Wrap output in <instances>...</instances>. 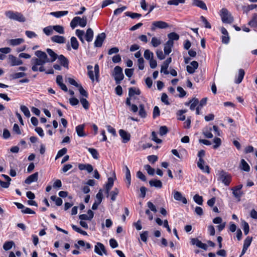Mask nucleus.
<instances>
[{"mask_svg":"<svg viewBox=\"0 0 257 257\" xmlns=\"http://www.w3.org/2000/svg\"><path fill=\"white\" fill-rule=\"evenodd\" d=\"M200 19L203 23L204 26L206 28L210 29L211 28V25L207 21V19L203 16H201Z\"/></svg>","mask_w":257,"mask_h":257,"instance_id":"obj_58","label":"nucleus"},{"mask_svg":"<svg viewBox=\"0 0 257 257\" xmlns=\"http://www.w3.org/2000/svg\"><path fill=\"white\" fill-rule=\"evenodd\" d=\"M162 41L160 39L157 38V37H154L152 38L151 44L154 47H157L161 45Z\"/></svg>","mask_w":257,"mask_h":257,"instance_id":"obj_35","label":"nucleus"},{"mask_svg":"<svg viewBox=\"0 0 257 257\" xmlns=\"http://www.w3.org/2000/svg\"><path fill=\"white\" fill-rule=\"evenodd\" d=\"M75 34L78 37L82 43H84V32L83 30L77 29L75 31Z\"/></svg>","mask_w":257,"mask_h":257,"instance_id":"obj_30","label":"nucleus"},{"mask_svg":"<svg viewBox=\"0 0 257 257\" xmlns=\"http://www.w3.org/2000/svg\"><path fill=\"white\" fill-rule=\"evenodd\" d=\"M38 179V173L36 172L29 176L25 181V183L27 184H30L32 182H36Z\"/></svg>","mask_w":257,"mask_h":257,"instance_id":"obj_17","label":"nucleus"},{"mask_svg":"<svg viewBox=\"0 0 257 257\" xmlns=\"http://www.w3.org/2000/svg\"><path fill=\"white\" fill-rule=\"evenodd\" d=\"M211 130L212 128L211 127L209 130L206 129L203 131V134L206 138L211 139L213 137V135L211 132Z\"/></svg>","mask_w":257,"mask_h":257,"instance_id":"obj_54","label":"nucleus"},{"mask_svg":"<svg viewBox=\"0 0 257 257\" xmlns=\"http://www.w3.org/2000/svg\"><path fill=\"white\" fill-rule=\"evenodd\" d=\"M14 245V242L13 241H7L3 245V248L5 250L10 249Z\"/></svg>","mask_w":257,"mask_h":257,"instance_id":"obj_49","label":"nucleus"},{"mask_svg":"<svg viewBox=\"0 0 257 257\" xmlns=\"http://www.w3.org/2000/svg\"><path fill=\"white\" fill-rule=\"evenodd\" d=\"M149 184L151 187H155L158 188L162 187V183L159 180H151L149 181Z\"/></svg>","mask_w":257,"mask_h":257,"instance_id":"obj_28","label":"nucleus"},{"mask_svg":"<svg viewBox=\"0 0 257 257\" xmlns=\"http://www.w3.org/2000/svg\"><path fill=\"white\" fill-rule=\"evenodd\" d=\"M84 124H80L76 126V131L79 137H82L86 136V134L84 133Z\"/></svg>","mask_w":257,"mask_h":257,"instance_id":"obj_25","label":"nucleus"},{"mask_svg":"<svg viewBox=\"0 0 257 257\" xmlns=\"http://www.w3.org/2000/svg\"><path fill=\"white\" fill-rule=\"evenodd\" d=\"M145 169L147 171L149 175L153 176L155 174V169L152 168L150 165H146L144 166Z\"/></svg>","mask_w":257,"mask_h":257,"instance_id":"obj_52","label":"nucleus"},{"mask_svg":"<svg viewBox=\"0 0 257 257\" xmlns=\"http://www.w3.org/2000/svg\"><path fill=\"white\" fill-rule=\"evenodd\" d=\"M138 67L140 70H143L144 69V60L143 58H140L138 60Z\"/></svg>","mask_w":257,"mask_h":257,"instance_id":"obj_62","label":"nucleus"},{"mask_svg":"<svg viewBox=\"0 0 257 257\" xmlns=\"http://www.w3.org/2000/svg\"><path fill=\"white\" fill-rule=\"evenodd\" d=\"M51 41L53 42L58 43V44H63L65 43L66 39L64 37L59 35H55L51 37Z\"/></svg>","mask_w":257,"mask_h":257,"instance_id":"obj_19","label":"nucleus"},{"mask_svg":"<svg viewBox=\"0 0 257 257\" xmlns=\"http://www.w3.org/2000/svg\"><path fill=\"white\" fill-rule=\"evenodd\" d=\"M27 75V74L25 72H17L13 75V79H18L21 77H25Z\"/></svg>","mask_w":257,"mask_h":257,"instance_id":"obj_57","label":"nucleus"},{"mask_svg":"<svg viewBox=\"0 0 257 257\" xmlns=\"http://www.w3.org/2000/svg\"><path fill=\"white\" fill-rule=\"evenodd\" d=\"M242 188V185L240 184L231 189L232 191V194L234 197L238 198L240 200V197L242 195V192L241 191V189Z\"/></svg>","mask_w":257,"mask_h":257,"instance_id":"obj_11","label":"nucleus"},{"mask_svg":"<svg viewBox=\"0 0 257 257\" xmlns=\"http://www.w3.org/2000/svg\"><path fill=\"white\" fill-rule=\"evenodd\" d=\"M119 193V190L115 188L113 190L110 192V194L111 195V200L113 201H115L116 199V197L118 195Z\"/></svg>","mask_w":257,"mask_h":257,"instance_id":"obj_50","label":"nucleus"},{"mask_svg":"<svg viewBox=\"0 0 257 257\" xmlns=\"http://www.w3.org/2000/svg\"><path fill=\"white\" fill-rule=\"evenodd\" d=\"M9 59L11 66L20 65L23 63V61L21 59L17 58L13 55H9Z\"/></svg>","mask_w":257,"mask_h":257,"instance_id":"obj_13","label":"nucleus"},{"mask_svg":"<svg viewBox=\"0 0 257 257\" xmlns=\"http://www.w3.org/2000/svg\"><path fill=\"white\" fill-rule=\"evenodd\" d=\"M252 238L251 237L247 236L244 240L243 247L247 248L250 246L252 241Z\"/></svg>","mask_w":257,"mask_h":257,"instance_id":"obj_55","label":"nucleus"},{"mask_svg":"<svg viewBox=\"0 0 257 257\" xmlns=\"http://www.w3.org/2000/svg\"><path fill=\"white\" fill-rule=\"evenodd\" d=\"M141 91L138 88L135 87H131L128 91V95L130 97H132L135 94L140 95Z\"/></svg>","mask_w":257,"mask_h":257,"instance_id":"obj_34","label":"nucleus"},{"mask_svg":"<svg viewBox=\"0 0 257 257\" xmlns=\"http://www.w3.org/2000/svg\"><path fill=\"white\" fill-rule=\"evenodd\" d=\"M24 41H25L23 38H17L14 39H10L9 40L8 43L11 46H16L24 43Z\"/></svg>","mask_w":257,"mask_h":257,"instance_id":"obj_21","label":"nucleus"},{"mask_svg":"<svg viewBox=\"0 0 257 257\" xmlns=\"http://www.w3.org/2000/svg\"><path fill=\"white\" fill-rule=\"evenodd\" d=\"M78 88L81 95L86 97H88L87 92L84 89L81 85L80 84L79 86H78Z\"/></svg>","mask_w":257,"mask_h":257,"instance_id":"obj_63","label":"nucleus"},{"mask_svg":"<svg viewBox=\"0 0 257 257\" xmlns=\"http://www.w3.org/2000/svg\"><path fill=\"white\" fill-rule=\"evenodd\" d=\"M185 0H170L167 4L169 5L178 6L179 4H184Z\"/></svg>","mask_w":257,"mask_h":257,"instance_id":"obj_47","label":"nucleus"},{"mask_svg":"<svg viewBox=\"0 0 257 257\" xmlns=\"http://www.w3.org/2000/svg\"><path fill=\"white\" fill-rule=\"evenodd\" d=\"M5 15L11 20H14L20 22H24L26 21L25 17L19 12L8 11L5 12Z\"/></svg>","mask_w":257,"mask_h":257,"instance_id":"obj_2","label":"nucleus"},{"mask_svg":"<svg viewBox=\"0 0 257 257\" xmlns=\"http://www.w3.org/2000/svg\"><path fill=\"white\" fill-rule=\"evenodd\" d=\"M113 185V178L109 177L108 178L107 183L106 184L105 189L106 193L108 195L109 191L111 189Z\"/></svg>","mask_w":257,"mask_h":257,"instance_id":"obj_29","label":"nucleus"},{"mask_svg":"<svg viewBox=\"0 0 257 257\" xmlns=\"http://www.w3.org/2000/svg\"><path fill=\"white\" fill-rule=\"evenodd\" d=\"M105 38V34L104 33L98 34L94 41V46L96 47H100Z\"/></svg>","mask_w":257,"mask_h":257,"instance_id":"obj_12","label":"nucleus"},{"mask_svg":"<svg viewBox=\"0 0 257 257\" xmlns=\"http://www.w3.org/2000/svg\"><path fill=\"white\" fill-rule=\"evenodd\" d=\"M240 168L245 171L249 172L250 171V167L249 165L246 163V162L244 159H241L240 161V164L239 165Z\"/></svg>","mask_w":257,"mask_h":257,"instance_id":"obj_26","label":"nucleus"},{"mask_svg":"<svg viewBox=\"0 0 257 257\" xmlns=\"http://www.w3.org/2000/svg\"><path fill=\"white\" fill-rule=\"evenodd\" d=\"M113 76L116 84H119L124 78L122 69L120 66H116L114 67Z\"/></svg>","mask_w":257,"mask_h":257,"instance_id":"obj_5","label":"nucleus"},{"mask_svg":"<svg viewBox=\"0 0 257 257\" xmlns=\"http://www.w3.org/2000/svg\"><path fill=\"white\" fill-rule=\"evenodd\" d=\"M168 132V128L166 126H162L160 127L159 133L161 136L166 135Z\"/></svg>","mask_w":257,"mask_h":257,"instance_id":"obj_59","label":"nucleus"},{"mask_svg":"<svg viewBox=\"0 0 257 257\" xmlns=\"http://www.w3.org/2000/svg\"><path fill=\"white\" fill-rule=\"evenodd\" d=\"M21 110L24 113V115L27 117H30L31 116L30 112L28 109V108L25 105H22L20 106Z\"/></svg>","mask_w":257,"mask_h":257,"instance_id":"obj_38","label":"nucleus"},{"mask_svg":"<svg viewBox=\"0 0 257 257\" xmlns=\"http://www.w3.org/2000/svg\"><path fill=\"white\" fill-rule=\"evenodd\" d=\"M220 17L222 22L224 23L231 24L233 21V19L231 17V14L225 8H222L221 10Z\"/></svg>","mask_w":257,"mask_h":257,"instance_id":"obj_6","label":"nucleus"},{"mask_svg":"<svg viewBox=\"0 0 257 257\" xmlns=\"http://www.w3.org/2000/svg\"><path fill=\"white\" fill-rule=\"evenodd\" d=\"M248 25L252 27H257V14L253 15L252 20L248 22Z\"/></svg>","mask_w":257,"mask_h":257,"instance_id":"obj_43","label":"nucleus"},{"mask_svg":"<svg viewBox=\"0 0 257 257\" xmlns=\"http://www.w3.org/2000/svg\"><path fill=\"white\" fill-rule=\"evenodd\" d=\"M119 134L121 138L122 139V142L126 143L130 140L131 135L129 133L123 130L119 131Z\"/></svg>","mask_w":257,"mask_h":257,"instance_id":"obj_15","label":"nucleus"},{"mask_svg":"<svg viewBox=\"0 0 257 257\" xmlns=\"http://www.w3.org/2000/svg\"><path fill=\"white\" fill-rule=\"evenodd\" d=\"M193 200L198 205H201L203 204V198L198 194H196L194 196Z\"/></svg>","mask_w":257,"mask_h":257,"instance_id":"obj_42","label":"nucleus"},{"mask_svg":"<svg viewBox=\"0 0 257 257\" xmlns=\"http://www.w3.org/2000/svg\"><path fill=\"white\" fill-rule=\"evenodd\" d=\"M242 225L243 227V229L244 231V233L245 235H247L249 231V227L247 222H246L244 220L242 221Z\"/></svg>","mask_w":257,"mask_h":257,"instance_id":"obj_48","label":"nucleus"},{"mask_svg":"<svg viewBox=\"0 0 257 257\" xmlns=\"http://www.w3.org/2000/svg\"><path fill=\"white\" fill-rule=\"evenodd\" d=\"M218 180L225 186H228L231 181V176L227 172L221 170L219 172Z\"/></svg>","mask_w":257,"mask_h":257,"instance_id":"obj_4","label":"nucleus"},{"mask_svg":"<svg viewBox=\"0 0 257 257\" xmlns=\"http://www.w3.org/2000/svg\"><path fill=\"white\" fill-rule=\"evenodd\" d=\"M193 5L203 10L206 11L207 10L206 4L201 0H193Z\"/></svg>","mask_w":257,"mask_h":257,"instance_id":"obj_20","label":"nucleus"},{"mask_svg":"<svg viewBox=\"0 0 257 257\" xmlns=\"http://www.w3.org/2000/svg\"><path fill=\"white\" fill-rule=\"evenodd\" d=\"M94 251L99 255H102L103 254H106V250L105 246L100 242H97L96 244L95 245Z\"/></svg>","mask_w":257,"mask_h":257,"instance_id":"obj_10","label":"nucleus"},{"mask_svg":"<svg viewBox=\"0 0 257 257\" xmlns=\"http://www.w3.org/2000/svg\"><path fill=\"white\" fill-rule=\"evenodd\" d=\"M71 45L74 50H77L79 47V43L75 37H71L70 39Z\"/></svg>","mask_w":257,"mask_h":257,"instance_id":"obj_33","label":"nucleus"},{"mask_svg":"<svg viewBox=\"0 0 257 257\" xmlns=\"http://www.w3.org/2000/svg\"><path fill=\"white\" fill-rule=\"evenodd\" d=\"M58 59L61 64L64 67L68 68L69 61L63 55L58 56Z\"/></svg>","mask_w":257,"mask_h":257,"instance_id":"obj_22","label":"nucleus"},{"mask_svg":"<svg viewBox=\"0 0 257 257\" xmlns=\"http://www.w3.org/2000/svg\"><path fill=\"white\" fill-rule=\"evenodd\" d=\"M125 15L132 19L139 18L142 16L141 14L136 13L126 12Z\"/></svg>","mask_w":257,"mask_h":257,"instance_id":"obj_53","label":"nucleus"},{"mask_svg":"<svg viewBox=\"0 0 257 257\" xmlns=\"http://www.w3.org/2000/svg\"><path fill=\"white\" fill-rule=\"evenodd\" d=\"M78 25L81 27H85L87 25V17L86 16H83L82 18L74 17L70 23V26L72 29H74Z\"/></svg>","mask_w":257,"mask_h":257,"instance_id":"obj_3","label":"nucleus"},{"mask_svg":"<svg viewBox=\"0 0 257 257\" xmlns=\"http://www.w3.org/2000/svg\"><path fill=\"white\" fill-rule=\"evenodd\" d=\"M169 27V25L165 22L162 21H154L152 23L151 30L155 31L156 28L166 29Z\"/></svg>","mask_w":257,"mask_h":257,"instance_id":"obj_8","label":"nucleus"},{"mask_svg":"<svg viewBox=\"0 0 257 257\" xmlns=\"http://www.w3.org/2000/svg\"><path fill=\"white\" fill-rule=\"evenodd\" d=\"M46 52L50 58H48L46 53L43 51L38 50L35 52V55L37 58H33L31 60L33 71L45 72L44 64L46 63L54 62L59 56L53 50L50 48L46 49Z\"/></svg>","mask_w":257,"mask_h":257,"instance_id":"obj_1","label":"nucleus"},{"mask_svg":"<svg viewBox=\"0 0 257 257\" xmlns=\"http://www.w3.org/2000/svg\"><path fill=\"white\" fill-rule=\"evenodd\" d=\"M173 197L174 199L177 201H181L184 204L187 203V200L185 197L183 196L181 193L178 191H174Z\"/></svg>","mask_w":257,"mask_h":257,"instance_id":"obj_14","label":"nucleus"},{"mask_svg":"<svg viewBox=\"0 0 257 257\" xmlns=\"http://www.w3.org/2000/svg\"><path fill=\"white\" fill-rule=\"evenodd\" d=\"M168 37L169 38L168 41L173 42L174 40H178L179 39V36L175 32H172L168 34Z\"/></svg>","mask_w":257,"mask_h":257,"instance_id":"obj_37","label":"nucleus"},{"mask_svg":"<svg viewBox=\"0 0 257 257\" xmlns=\"http://www.w3.org/2000/svg\"><path fill=\"white\" fill-rule=\"evenodd\" d=\"M53 30L55 31L56 32L60 34H63L64 33V30L63 27L60 25H55L53 26Z\"/></svg>","mask_w":257,"mask_h":257,"instance_id":"obj_44","label":"nucleus"},{"mask_svg":"<svg viewBox=\"0 0 257 257\" xmlns=\"http://www.w3.org/2000/svg\"><path fill=\"white\" fill-rule=\"evenodd\" d=\"M199 101L198 99L195 98H192L191 100H190L189 102L186 103V105H189L190 104V109L191 110H194L195 108V107L198 104Z\"/></svg>","mask_w":257,"mask_h":257,"instance_id":"obj_23","label":"nucleus"},{"mask_svg":"<svg viewBox=\"0 0 257 257\" xmlns=\"http://www.w3.org/2000/svg\"><path fill=\"white\" fill-rule=\"evenodd\" d=\"M148 236V232L147 231H144L140 234L141 240L144 242H146Z\"/></svg>","mask_w":257,"mask_h":257,"instance_id":"obj_64","label":"nucleus"},{"mask_svg":"<svg viewBox=\"0 0 257 257\" xmlns=\"http://www.w3.org/2000/svg\"><path fill=\"white\" fill-rule=\"evenodd\" d=\"M94 69V73H95V78H94V72L93 71V70L88 71V75L92 82H93L95 80L97 82H98L99 81L98 78L99 76V66L98 64L95 65Z\"/></svg>","mask_w":257,"mask_h":257,"instance_id":"obj_7","label":"nucleus"},{"mask_svg":"<svg viewBox=\"0 0 257 257\" xmlns=\"http://www.w3.org/2000/svg\"><path fill=\"white\" fill-rule=\"evenodd\" d=\"M125 180L127 183V187L128 188L131 184V175L128 168L125 166Z\"/></svg>","mask_w":257,"mask_h":257,"instance_id":"obj_27","label":"nucleus"},{"mask_svg":"<svg viewBox=\"0 0 257 257\" xmlns=\"http://www.w3.org/2000/svg\"><path fill=\"white\" fill-rule=\"evenodd\" d=\"M87 149L94 159L97 160L98 159L99 154L95 149L90 148Z\"/></svg>","mask_w":257,"mask_h":257,"instance_id":"obj_36","label":"nucleus"},{"mask_svg":"<svg viewBox=\"0 0 257 257\" xmlns=\"http://www.w3.org/2000/svg\"><path fill=\"white\" fill-rule=\"evenodd\" d=\"M144 57L146 59L150 60L151 59L154 58V54L149 50L147 49L145 51Z\"/></svg>","mask_w":257,"mask_h":257,"instance_id":"obj_39","label":"nucleus"},{"mask_svg":"<svg viewBox=\"0 0 257 257\" xmlns=\"http://www.w3.org/2000/svg\"><path fill=\"white\" fill-rule=\"evenodd\" d=\"M174 45V42L171 41H168L164 46V53L165 55H169L172 52V48Z\"/></svg>","mask_w":257,"mask_h":257,"instance_id":"obj_18","label":"nucleus"},{"mask_svg":"<svg viewBox=\"0 0 257 257\" xmlns=\"http://www.w3.org/2000/svg\"><path fill=\"white\" fill-rule=\"evenodd\" d=\"M244 71L242 69L239 70L238 77L235 81L236 84H239L242 81L244 76Z\"/></svg>","mask_w":257,"mask_h":257,"instance_id":"obj_32","label":"nucleus"},{"mask_svg":"<svg viewBox=\"0 0 257 257\" xmlns=\"http://www.w3.org/2000/svg\"><path fill=\"white\" fill-rule=\"evenodd\" d=\"M139 108H140L139 112V115L142 118H145L147 116V113L145 110V106H144V104H140L139 105Z\"/></svg>","mask_w":257,"mask_h":257,"instance_id":"obj_40","label":"nucleus"},{"mask_svg":"<svg viewBox=\"0 0 257 257\" xmlns=\"http://www.w3.org/2000/svg\"><path fill=\"white\" fill-rule=\"evenodd\" d=\"M213 142L215 144L213 146V148L214 149H217L220 145H221V139L219 138H217V137H215L214 139H213Z\"/></svg>","mask_w":257,"mask_h":257,"instance_id":"obj_51","label":"nucleus"},{"mask_svg":"<svg viewBox=\"0 0 257 257\" xmlns=\"http://www.w3.org/2000/svg\"><path fill=\"white\" fill-rule=\"evenodd\" d=\"M81 104L85 109H88L89 107V104L88 101L84 98H82L80 100Z\"/></svg>","mask_w":257,"mask_h":257,"instance_id":"obj_56","label":"nucleus"},{"mask_svg":"<svg viewBox=\"0 0 257 257\" xmlns=\"http://www.w3.org/2000/svg\"><path fill=\"white\" fill-rule=\"evenodd\" d=\"M53 26H49L43 29L44 33L47 36L51 35L53 33Z\"/></svg>","mask_w":257,"mask_h":257,"instance_id":"obj_46","label":"nucleus"},{"mask_svg":"<svg viewBox=\"0 0 257 257\" xmlns=\"http://www.w3.org/2000/svg\"><path fill=\"white\" fill-rule=\"evenodd\" d=\"M198 63L196 61H193L190 63V65L187 66V71L190 74H193L195 70L198 68Z\"/></svg>","mask_w":257,"mask_h":257,"instance_id":"obj_16","label":"nucleus"},{"mask_svg":"<svg viewBox=\"0 0 257 257\" xmlns=\"http://www.w3.org/2000/svg\"><path fill=\"white\" fill-rule=\"evenodd\" d=\"M67 149L66 148H63L62 149H61L60 150H59L57 154L55 157V160H56L58 158H59L62 157L63 156H64V155H65V154L67 153Z\"/></svg>","mask_w":257,"mask_h":257,"instance_id":"obj_45","label":"nucleus"},{"mask_svg":"<svg viewBox=\"0 0 257 257\" xmlns=\"http://www.w3.org/2000/svg\"><path fill=\"white\" fill-rule=\"evenodd\" d=\"M152 140L158 144L162 143V140L157 138V134L155 132L152 133Z\"/></svg>","mask_w":257,"mask_h":257,"instance_id":"obj_61","label":"nucleus"},{"mask_svg":"<svg viewBox=\"0 0 257 257\" xmlns=\"http://www.w3.org/2000/svg\"><path fill=\"white\" fill-rule=\"evenodd\" d=\"M26 36L29 38H33L37 37V35L34 32L31 31H26L25 32Z\"/></svg>","mask_w":257,"mask_h":257,"instance_id":"obj_60","label":"nucleus"},{"mask_svg":"<svg viewBox=\"0 0 257 257\" xmlns=\"http://www.w3.org/2000/svg\"><path fill=\"white\" fill-rule=\"evenodd\" d=\"M190 243L192 245H196L197 247L206 250L208 248V245L202 242L197 238H192L191 239Z\"/></svg>","mask_w":257,"mask_h":257,"instance_id":"obj_9","label":"nucleus"},{"mask_svg":"<svg viewBox=\"0 0 257 257\" xmlns=\"http://www.w3.org/2000/svg\"><path fill=\"white\" fill-rule=\"evenodd\" d=\"M50 198L52 200L55 202V204L57 206H59L62 204L63 201L61 198L55 195L51 196Z\"/></svg>","mask_w":257,"mask_h":257,"instance_id":"obj_41","label":"nucleus"},{"mask_svg":"<svg viewBox=\"0 0 257 257\" xmlns=\"http://www.w3.org/2000/svg\"><path fill=\"white\" fill-rule=\"evenodd\" d=\"M68 14V11H58V12H51L50 13V15L54 16L56 18H60L61 17H62L63 16H65Z\"/></svg>","mask_w":257,"mask_h":257,"instance_id":"obj_31","label":"nucleus"},{"mask_svg":"<svg viewBox=\"0 0 257 257\" xmlns=\"http://www.w3.org/2000/svg\"><path fill=\"white\" fill-rule=\"evenodd\" d=\"M85 37L88 42H91L93 38V31L92 29L88 28L86 32Z\"/></svg>","mask_w":257,"mask_h":257,"instance_id":"obj_24","label":"nucleus"}]
</instances>
